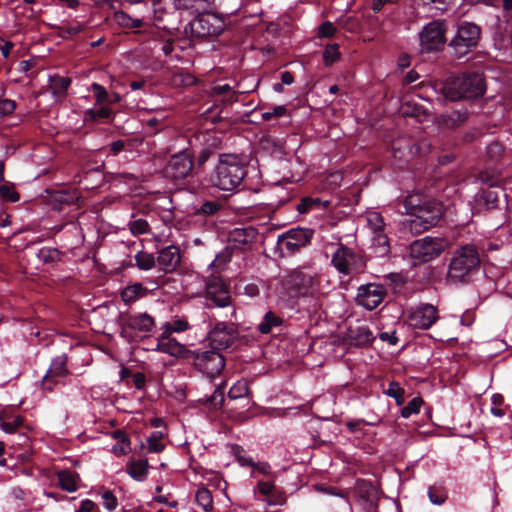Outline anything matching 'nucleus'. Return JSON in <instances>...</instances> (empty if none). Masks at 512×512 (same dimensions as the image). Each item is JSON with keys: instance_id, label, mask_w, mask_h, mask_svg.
<instances>
[{"instance_id": "20e7f679", "label": "nucleus", "mask_w": 512, "mask_h": 512, "mask_svg": "<svg viewBox=\"0 0 512 512\" xmlns=\"http://www.w3.org/2000/svg\"><path fill=\"white\" fill-rule=\"evenodd\" d=\"M480 266L479 253L474 245L456 249L448 267L447 281L451 284H468Z\"/></svg>"}, {"instance_id": "39448f33", "label": "nucleus", "mask_w": 512, "mask_h": 512, "mask_svg": "<svg viewBox=\"0 0 512 512\" xmlns=\"http://www.w3.org/2000/svg\"><path fill=\"white\" fill-rule=\"evenodd\" d=\"M454 28L448 48L453 56L463 58L478 47L482 29L478 24L466 20L457 21Z\"/></svg>"}, {"instance_id": "2f4dec72", "label": "nucleus", "mask_w": 512, "mask_h": 512, "mask_svg": "<svg viewBox=\"0 0 512 512\" xmlns=\"http://www.w3.org/2000/svg\"><path fill=\"white\" fill-rule=\"evenodd\" d=\"M146 294L147 288L143 287L141 283H134L121 291V299L126 304H131Z\"/></svg>"}, {"instance_id": "338daca9", "label": "nucleus", "mask_w": 512, "mask_h": 512, "mask_svg": "<svg viewBox=\"0 0 512 512\" xmlns=\"http://www.w3.org/2000/svg\"><path fill=\"white\" fill-rule=\"evenodd\" d=\"M258 489H259V492L264 495V496H268V497H272L273 495V491H274V484L272 482H268V481H260L258 482V485H257Z\"/></svg>"}, {"instance_id": "9b49d317", "label": "nucleus", "mask_w": 512, "mask_h": 512, "mask_svg": "<svg viewBox=\"0 0 512 512\" xmlns=\"http://www.w3.org/2000/svg\"><path fill=\"white\" fill-rule=\"evenodd\" d=\"M89 90L93 93L95 98V106L99 108H89L84 112V120L90 122H105L112 123L115 117V112L111 107H108L109 91L99 83H92Z\"/></svg>"}, {"instance_id": "5701e85b", "label": "nucleus", "mask_w": 512, "mask_h": 512, "mask_svg": "<svg viewBox=\"0 0 512 512\" xmlns=\"http://www.w3.org/2000/svg\"><path fill=\"white\" fill-rule=\"evenodd\" d=\"M437 319V309L431 304L418 306L409 316L410 325L423 330L429 329Z\"/></svg>"}, {"instance_id": "dca6fc26", "label": "nucleus", "mask_w": 512, "mask_h": 512, "mask_svg": "<svg viewBox=\"0 0 512 512\" xmlns=\"http://www.w3.org/2000/svg\"><path fill=\"white\" fill-rule=\"evenodd\" d=\"M212 349L231 348L239 339L238 325L234 322L217 321L208 333Z\"/></svg>"}, {"instance_id": "0e129e2a", "label": "nucleus", "mask_w": 512, "mask_h": 512, "mask_svg": "<svg viewBox=\"0 0 512 512\" xmlns=\"http://www.w3.org/2000/svg\"><path fill=\"white\" fill-rule=\"evenodd\" d=\"M236 449H237L236 457L241 466L252 467L255 465V462L253 461V459L251 457L244 455L245 451L242 447L237 446Z\"/></svg>"}, {"instance_id": "5fc2aeb1", "label": "nucleus", "mask_w": 512, "mask_h": 512, "mask_svg": "<svg viewBox=\"0 0 512 512\" xmlns=\"http://www.w3.org/2000/svg\"><path fill=\"white\" fill-rule=\"evenodd\" d=\"M94 177L97 178L96 182L91 183L90 186L87 184L86 189L96 188L101 184V182L103 180V175H102L100 168H93V169L87 170L84 173L83 177L79 180V183H83V181H88L90 178H94Z\"/></svg>"}, {"instance_id": "7c9ffc66", "label": "nucleus", "mask_w": 512, "mask_h": 512, "mask_svg": "<svg viewBox=\"0 0 512 512\" xmlns=\"http://www.w3.org/2000/svg\"><path fill=\"white\" fill-rule=\"evenodd\" d=\"M283 319L272 311H268L263 316L262 321L258 324V331L261 334H271L274 329L283 325Z\"/></svg>"}, {"instance_id": "cd10ccee", "label": "nucleus", "mask_w": 512, "mask_h": 512, "mask_svg": "<svg viewBox=\"0 0 512 512\" xmlns=\"http://www.w3.org/2000/svg\"><path fill=\"white\" fill-rule=\"evenodd\" d=\"M57 479L62 490L69 493L77 491L78 482L80 481L78 473L69 469L60 470L57 472Z\"/></svg>"}, {"instance_id": "473e14b6", "label": "nucleus", "mask_w": 512, "mask_h": 512, "mask_svg": "<svg viewBox=\"0 0 512 512\" xmlns=\"http://www.w3.org/2000/svg\"><path fill=\"white\" fill-rule=\"evenodd\" d=\"M35 256L42 264H55L62 260L63 252L57 248L42 247L35 252Z\"/></svg>"}, {"instance_id": "f704fd0d", "label": "nucleus", "mask_w": 512, "mask_h": 512, "mask_svg": "<svg viewBox=\"0 0 512 512\" xmlns=\"http://www.w3.org/2000/svg\"><path fill=\"white\" fill-rule=\"evenodd\" d=\"M148 460H138L131 462L127 466V473L136 481H144L148 475Z\"/></svg>"}, {"instance_id": "37998d69", "label": "nucleus", "mask_w": 512, "mask_h": 512, "mask_svg": "<svg viewBox=\"0 0 512 512\" xmlns=\"http://www.w3.org/2000/svg\"><path fill=\"white\" fill-rule=\"evenodd\" d=\"M165 434L162 431H153L147 439L148 452L149 453H160L164 450L165 445L161 443Z\"/></svg>"}, {"instance_id": "f3484780", "label": "nucleus", "mask_w": 512, "mask_h": 512, "mask_svg": "<svg viewBox=\"0 0 512 512\" xmlns=\"http://www.w3.org/2000/svg\"><path fill=\"white\" fill-rule=\"evenodd\" d=\"M258 236V230L252 226L236 227L228 233V246L233 252H247L252 250Z\"/></svg>"}, {"instance_id": "49530a36", "label": "nucleus", "mask_w": 512, "mask_h": 512, "mask_svg": "<svg viewBox=\"0 0 512 512\" xmlns=\"http://www.w3.org/2000/svg\"><path fill=\"white\" fill-rule=\"evenodd\" d=\"M136 266L140 270H150L156 264V259L153 254L140 251L135 255Z\"/></svg>"}, {"instance_id": "b1692460", "label": "nucleus", "mask_w": 512, "mask_h": 512, "mask_svg": "<svg viewBox=\"0 0 512 512\" xmlns=\"http://www.w3.org/2000/svg\"><path fill=\"white\" fill-rule=\"evenodd\" d=\"M156 350L174 357L185 359L187 362H189V359H191V356L193 355V350H190L186 346L180 344L176 339L169 337L167 332H164L158 340Z\"/></svg>"}, {"instance_id": "09e8293b", "label": "nucleus", "mask_w": 512, "mask_h": 512, "mask_svg": "<svg viewBox=\"0 0 512 512\" xmlns=\"http://www.w3.org/2000/svg\"><path fill=\"white\" fill-rule=\"evenodd\" d=\"M423 404L424 400L421 397H414L401 409V416L403 418H409L413 414H418Z\"/></svg>"}, {"instance_id": "4d7b16f0", "label": "nucleus", "mask_w": 512, "mask_h": 512, "mask_svg": "<svg viewBox=\"0 0 512 512\" xmlns=\"http://www.w3.org/2000/svg\"><path fill=\"white\" fill-rule=\"evenodd\" d=\"M479 180L482 184L487 185V188H499V179L488 171H483L479 174Z\"/></svg>"}, {"instance_id": "58836bf2", "label": "nucleus", "mask_w": 512, "mask_h": 512, "mask_svg": "<svg viewBox=\"0 0 512 512\" xmlns=\"http://www.w3.org/2000/svg\"><path fill=\"white\" fill-rule=\"evenodd\" d=\"M225 384L221 383L217 385L212 395L207 396L205 399V405L210 409H219L223 406L225 401Z\"/></svg>"}, {"instance_id": "4c0bfd02", "label": "nucleus", "mask_w": 512, "mask_h": 512, "mask_svg": "<svg viewBox=\"0 0 512 512\" xmlns=\"http://www.w3.org/2000/svg\"><path fill=\"white\" fill-rule=\"evenodd\" d=\"M233 253L231 247L227 245L215 256V259L211 262L209 267L216 272L224 270L226 265L231 261Z\"/></svg>"}, {"instance_id": "864d4df0", "label": "nucleus", "mask_w": 512, "mask_h": 512, "mask_svg": "<svg viewBox=\"0 0 512 512\" xmlns=\"http://www.w3.org/2000/svg\"><path fill=\"white\" fill-rule=\"evenodd\" d=\"M129 229L133 235H143L150 232V225L145 219H136L130 221Z\"/></svg>"}, {"instance_id": "0eeeda50", "label": "nucleus", "mask_w": 512, "mask_h": 512, "mask_svg": "<svg viewBox=\"0 0 512 512\" xmlns=\"http://www.w3.org/2000/svg\"><path fill=\"white\" fill-rule=\"evenodd\" d=\"M225 29L224 20L215 13H200L184 28L191 41H203L220 35Z\"/></svg>"}, {"instance_id": "72a5a7b5", "label": "nucleus", "mask_w": 512, "mask_h": 512, "mask_svg": "<svg viewBox=\"0 0 512 512\" xmlns=\"http://www.w3.org/2000/svg\"><path fill=\"white\" fill-rule=\"evenodd\" d=\"M116 23L124 29L144 28L147 24L139 18H132L124 11H118L114 14Z\"/></svg>"}, {"instance_id": "7ed1b4c3", "label": "nucleus", "mask_w": 512, "mask_h": 512, "mask_svg": "<svg viewBox=\"0 0 512 512\" xmlns=\"http://www.w3.org/2000/svg\"><path fill=\"white\" fill-rule=\"evenodd\" d=\"M435 90L451 101L477 100L487 90L486 78L481 71L464 72L436 83Z\"/></svg>"}, {"instance_id": "a18cd8bd", "label": "nucleus", "mask_w": 512, "mask_h": 512, "mask_svg": "<svg viewBox=\"0 0 512 512\" xmlns=\"http://www.w3.org/2000/svg\"><path fill=\"white\" fill-rule=\"evenodd\" d=\"M341 58L339 45L336 43L328 44L323 51V62L325 66H331Z\"/></svg>"}, {"instance_id": "c756f323", "label": "nucleus", "mask_w": 512, "mask_h": 512, "mask_svg": "<svg viewBox=\"0 0 512 512\" xmlns=\"http://www.w3.org/2000/svg\"><path fill=\"white\" fill-rule=\"evenodd\" d=\"M216 0H173L176 10L206 11Z\"/></svg>"}, {"instance_id": "aec40b11", "label": "nucleus", "mask_w": 512, "mask_h": 512, "mask_svg": "<svg viewBox=\"0 0 512 512\" xmlns=\"http://www.w3.org/2000/svg\"><path fill=\"white\" fill-rule=\"evenodd\" d=\"M68 357L65 354L56 356L52 359L49 369L42 378L41 385L44 390L53 391L61 380L69 375L67 367Z\"/></svg>"}, {"instance_id": "f03ea898", "label": "nucleus", "mask_w": 512, "mask_h": 512, "mask_svg": "<svg viewBox=\"0 0 512 512\" xmlns=\"http://www.w3.org/2000/svg\"><path fill=\"white\" fill-rule=\"evenodd\" d=\"M248 164L236 154H219L218 161L209 174V184L224 192H238L244 189Z\"/></svg>"}, {"instance_id": "6ab92c4d", "label": "nucleus", "mask_w": 512, "mask_h": 512, "mask_svg": "<svg viewBox=\"0 0 512 512\" xmlns=\"http://www.w3.org/2000/svg\"><path fill=\"white\" fill-rule=\"evenodd\" d=\"M387 296V289L380 283H368L358 288L357 303L369 311L376 309Z\"/></svg>"}, {"instance_id": "f257e3e1", "label": "nucleus", "mask_w": 512, "mask_h": 512, "mask_svg": "<svg viewBox=\"0 0 512 512\" xmlns=\"http://www.w3.org/2000/svg\"><path fill=\"white\" fill-rule=\"evenodd\" d=\"M404 207L414 217L408 221V228L413 234H421L436 226L445 211L441 201L418 192L407 195Z\"/></svg>"}, {"instance_id": "9d476101", "label": "nucleus", "mask_w": 512, "mask_h": 512, "mask_svg": "<svg viewBox=\"0 0 512 512\" xmlns=\"http://www.w3.org/2000/svg\"><path fill=\"white\" fill-rule=\"evenodd\" d=\"M194 157L193 151L188 148L172 154L164 166V176L174 182L186 180L193 175Z\"/></svg>"}, {"instance_id": "4468645a", "label": "nucleus", "mask_w": 512, "mask_h": 512, "mask_svg": "<svg viewBox=\"0 0 512 512\" xmlns=\"http://www.w3.org/2000/svg\"><path fill=\"white\" fill-rule=\"evenodd\" d=\"M219 350L194 351L188 363L210 379L218 376L225 367V358Z\"/></svg>"}, {"instance_id": "3c124183", "label": "nucleus", "mask_w": 512, "mask_h": 512, "mask_svg": "<svg viewBox=\"0 0 512 512\" xmlns=\"http://www.w3.org/2000/svg\"><path fill=\"white\" fill-rule=\"evenodd\" d=\"M429 500L435 505H441L447 499V493L441 486H431L428 490Z\"/></svg>"}, {"instance_id": "6e6d98bb", "label": "nucleus", "mask_w": 512, "mask_h": 512, "mask_svg": "<svg viewBox=\"0 0 512 512\" xmlns=\"http://www.w3.org/2000/svg\"><path fill=\"white\" fill-rule=\"evenodd\" d=\"M337 29L330 21L323 22L318 28V36L321 38H331L335 35Z\"/></svg>"}, {"instance_id": "c9c22d12", "label": "nucleus", "mask_w": 512, "mask_h": 512, "mask_svg": "<svg viewBox=\"0 0 512 512\" xmlns=\"http://www.w3.org/2000/svg\"><path fill=\"white\" fill-rule=\"evenodd\" d=\"M71 83L72 80L70 77H63L58 75L50 77V88L53 92V95L56 97H65Z\"/></svg>"}, {"instance_id": "e433bc0d", "label": "nucleus", "mask_w": 512, "mask_h": 512, "mask_svg": "<svg viewBox=\"0 0 512 512\" xmlns=\"http://www.w3.org/2000/svg\"><path fill=\"white\" fill-rule=\"evenodd\" d=\"M223 209V204L216 200H206L195 209V216L213 217Z\"/></svg>"}, {"instance_id": "e2e57ef3", "label": "nucleus", "mask_w": 512, "mask_h": 512, "mask_svg": "<svg viewBox=\"0 0 512 512\" xmlns=\"http://www.w3.org/2000/svg\"><path fill=\"white\" fill-rule=\"evenodd\" d=\"M364 425H370V423L365 421L364 419L349 420L345 423V426L347 427L350 433L361 432L362 426Z\"/></svg>"}, {"instance_id": "de8ad7c7", "label": "nucleus", "mask_w": 512, "mask_h": 512, "mask_svg": "<svg viewBox=\"0 0 512 512\" xmlns=\"http://www.w3.org/2000/svg\"><path fill=\"white\" fill-rule=\"evenodd\" d=\"M385 393L395 399L396 405L402 406L405 402V390L400 386V384L396 381H392L389 383V386Z\"/></svg>"}, {"instance_id": "052dcab7", "label": "nucleus", "mask_w": 512, "mask_h": 512, "mask_svg": "<svg viewBox=\"0 0 512 512\" xmlns=\"http://www.w3.org/2000/svg\"><path fill=\"white\" fill-rule=\"evenodd\" d=\"M55 202L59 204L71 205L74 204L77 200V197L73 194L66 192H57L54 195Z\"/></svg>"}, {"instance_id": "1a4fd4ad", "label": "nucleus", "mask_w": 512, "mask_h": 512, "mask_svg": "<svg viewBox=\"0 0 512 512\" xmlns=\"http://www.w3.org/2000/svg\"><path fill=\"white\" fill-rule=\"evenodd\" d=\"M314 233L313 229L296 227L280 234L277 238L279 256L289 257L299 253L302 248L311 243Z\"/></svg>"}, {"instance_id": "ea45409f", "label": "nucleus", "mask_w": 512, "mask_h": 512, "mask_svg": "<svg viewBox=\"0 0 512 512\" xmlns=\"http://www.w3.org/2000/svg\"><path fill=\"white\" fill-rule=\"evenodd\" d=\"M195 500L205 512L213 508V498L211 492L206 487H200L196 491Z\"/></svg>"}, {"instance_id": "c03bdc74", "label": "nucleus", "mask_w": 512, "mask_h": 512, "mask_svg": "<svg viewBox=\"0 0 512 512\" xmlns=\"http://www.w3.org/2000/svg\"><path fill=\"white\" fill-rule=\"evenodd\" d=\"M0 185V197L8 202H18L20 200V195L15 189V185L11 182H2Z\"/></svg>"}, {"instance_id": "423d86ee", "label": "nucleus", "mask_w": 512, "mask_h": 512, "mask_svg": "<svg viewBox=\"0 0 512 512\" xmlns=\"http://www.w3.org/2000/svg\"><path fill=\"white\" fill-rule=\"evenodd\" d=\"M282 285L292 297H315L320 288L317 275L303 269L289 271L283 277Z\"/></svg>"}, {"instance_id": "6e6552de", "label": "nucleus", "mask_w": 512, "mask_h": 512, "mask_svg": "<svg viewBox=\"0 0 512 512\" xmlns=\"http://www.w3.org/2000/svg\"><path fill=\"white\" fill-rule=\"evenodd\" d=\"M120 336L129 343H137L148 337L155 327L154 318L148 313L121 314Z\"/></svg>"}, {"instance_id": "a211bd4d", "label": "nucleus", "mask_w": 512, "mask_h": 512, "mask_svg": "<svg viewBox=\"0 0 512 512\" xmlns=\"http://www.w3.org/2000/svg\"><path fill=\"white\" fill-rule=\"evenodd\" d=\"M205 298L216 307H227L232 301L229 286L217 276H212L206 281Z\"/></svg>"}, {"instance_id": "2eb2a0df", "label": "nucleus", "mask_w": 512, "mask_h": 512, "mask_svg": "<svg viewBox=\"0 0 512 512\" xmlns=\"http://www.w3.org/2000/svg\"><path fill=\"white\" fill-rule=\"evenodd\" d=\"M446 248L443 238L426 236L410 244V255L419 262L426 263L439 257Z\"/></svg>"}, {"instance_id": "680f3d73", "label": "nucleus", "mask_w": 512, "mask_h": 512, "mask_svg": "<svg viewBox=\"0 0 512 512\" xmlns=\"http://www.w3.org/2000/svg\"><path fill=\"white\" fill-rule=\"evenodd\" d=\"M196 79L190 73H179L174 76V82L183 86H191L195 83Z\"/></svg>"}, {"instance_id": "603ef678", "label": "nucleus", "mask_w": 512, "mask_h": 512, "mask_svg": "<svg viewBox=\"0 0 512 512\" xmlns=\"http://www.w3.org/2000/svg\"><path fill=\"white\" fill-rule=\"evenodd\" d=\"M321 201L319 198L305 197L297 205V211L300 214H305L312 211L315 208H319Z\"/></svg>"}, {"instance_id": "a878e982", "label": "nucleus", "mask_w": 512, "mask_h": 512, "mask_svg": "<svg viewBox=\"0 0 512 512\" xmlns=\"http://www.w3.org/2000/svg\"><path fill=\"white\" fill-rule=\"evenodd\" d=\"M374 340L375 336L372 330L366 325L350 326L346 333V341L350 346L368 347Z\"/></svg>"}, {"instance_id": "a19ab883", "label": "nucleus", "mask_w": 512, "mask_h": 512, "mask_svg": "<svg viewBox=\"0 0 512 512\" xmlns=\"http://www.w3.org/2000/svg\"><path fill=\"white\" fill-rule=\"evenodd\" d=\"M212 94L214 96H223V101L226 103H233L238 101L236 93L232 92L229 84H218L212 87Z\"/></svg>"}, {"instance_id": "4be33fe9", "label": "nucleus", "mask_w": 512, "mask_h": 512, "mask_svg": "<svg viewBox=\"0 0 512 512\" xmlns=\"http://www.w3.org/2000/svg\"><path fill=\"white\" fill-rule=\"evenodd\" d=\"M469 117L466 108L444 111L435 117V124L440 130L453 131L461 127Z\"/></svg>"}, {"instance_id": "412c9836", "label": "nucleus", "mask_w": 512, "mask_h": 512, "mask_svg": "<svg viewBox=\"0 0 512 512\" xmlns=\"http://www.w3.org/2000/svg\"><path fill=\"white\" fill-rule=\"evenodd\" d=\"M501 193H503V189L500 188H481L474 196L473 214L499 209Z\"/></svg>"}, {"instance_id": "f8f14e48", "label": "nucleus", "mask_w": 512, "mask_h": 512, "mask_svg": "<svg viewBox=\"0 0 512 512\" xmlns=\"http://www.w3.org/2000/svg\"><path fill=\"white\" fill-rule=\"evenodd\" d=\"M331 263L343 275L362 273L366 268L364 257L343 244L332 255Z\"/></svg>"}, {"instance_id": "ddd939ff", "label": "nucleus", "mask_w": 512, "mask_h": 512, "mask_svg": "<svg viewBox=\"0 0 512 512\" xmlns=\"http://www.w3.org/2000/svg\"><path fill=\"white\" fill-rule=\"evenodd\" d=\"M446 22L444 20H433L426 24L420 34V46L422 51L437 52L443 49L447 42Z\"/></svg>"}, {"instance_id": "774afa93", "label": "nucleus", "mask_w": 512, "mask_h": 512, "mask_svg": "<svg viewBox=\"0 0 512 512\" xmlns=\"http://www.w3.org/2000/svg\"><path fill=\"white\" fill-rule=\"evenodd\" d=\"M76 512H99L97 505L90 499L82 500Z\"/></svg>"}, {"instance_id": "69168bd1", "label": "nucleus", "mask_w": 512, "mask_h": 512, "mask_svg": "<svg viewBox=\"0 0 512 512\" xmlns=\"http://www.w3.org/2000/svg\"><path fill=\"white\" fill-rule=\"evenodd\" d=\"M146 128L149 129L151 133L156 134L165 128V124L162 120L152 117L146 121Z\"/></svg>"}, {"instance_id": "13d9d810", "label": "nucleus", "mask_w": 512, "mask_h": 512, "mask_svg": "<svg viewBox=\"0 0 512 512\" xmlns=\"http://www.w3.org/2000/svg\"><path fill=\"white\" fill-rule=\"evenodd\" d=\"M102 499H103V506L109 510V511H113L116 509L117 505H118V500L117 498L115 497V495L112 493V491L110 490H105L102 494Z\"/></svg>"}, {"instance_id": "bf43d9fd", "label": "nucleus", "mask_w": 512, "mask_h": 512, "mask_svg": "<svg viewBox=\"0 0 512 512\" xmlns=\"http://www.w3.org/2000/svg\"><path fill=\"white\" fill-rule=\"evenodd\" d=\"M16 102L14 100L3 98L0 99V115H11L16 109Z\"/></svg>"}, {"instance_id": "393cba45", "label": "nucleus", "mask_w": 512, "mask_h": 512, "mask_svg": "<svg viewBox=\"0 0 512 512\" xmlns=\"http://www.w3.org/2000/svg\"><path fill=\"white\" fill-rule=\"evenodd\" d=\"M355 493L363 501L368 511L378 507L379 492L377 487L369 480L358 479L355 485Z\"/></svg>"}, {"instance_id": "79ce46f5", "label": "nucleus", "mask_w": 512, "mask_h": 512, "mask_svg": "<svg viewBox=\"0 0 512 512\" xmlns=\"http://www.w3.org/2000/svg\"><path fill=\"white\" fill-rule=\"evenodd\" d=\"M250 392L249 384L247 380L241 379L238 380L228 391V398L231 400H236L245 396H248Z\"/></svg>"}, {"instance_id": "8fccbe9b", "label": "nucleus", "mask_w": 512, "mask_h": 512, "mask_svg": "<svg viewBox=\"0 0 512 512\" xmlns=\"http://www.w3.org/2000/svg\"><path fill=\"white\" fill-rule=\"evenodd\" d=\"M24 418L20 415L9 419H2L0 427L5 433H15L23 425Z\"/></svg>"}, {"instance_id": "c85d7f7f", "label": "nucleus", "mask_w": 512, "mask_h": 512, "mask_svg": "<svg viewBox=\"0 0 512 512\" xmlns=\"http://www.w3.org/2000/svg\"><path fill=\"white\" fill-rule=\"evenodd\" d=\"M372 246L374 252L379 257L388 256L390 253V245L388 236L381 230V225L378 228H374V236L372 239Z\"/></svg>"}, {"instance_id": "bb28decb", "label": "nucleus", "mask_w": 512, "mask_h": 512, "mask_svg": "<svg viewBox=\"0 0 512 512\" xmlns=\"http://www.w3.org/2000/svg\"><path fill=\"white\" fill-rule=\"evenodd\" d=\"M157 262L164 272L175 271L181 262L180 249L175 245L161 249L157 257Z\"/></svg>"}]
</instances>
